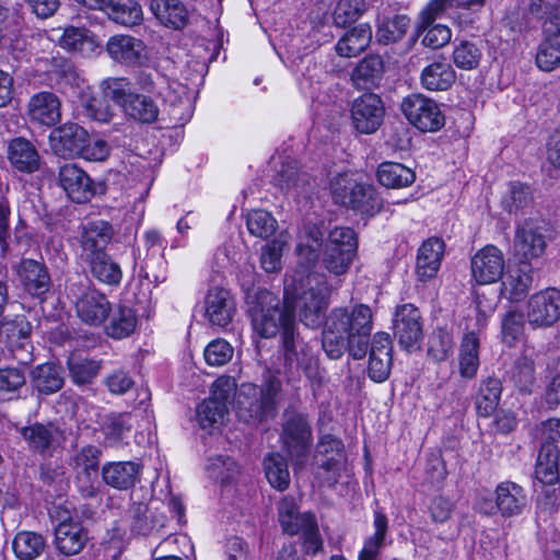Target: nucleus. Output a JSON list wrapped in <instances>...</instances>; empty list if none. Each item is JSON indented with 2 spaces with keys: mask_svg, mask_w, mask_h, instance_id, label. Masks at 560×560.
Segmentation results:
<instances>
[{
  "mask_svg": "<svg viewBox=\"0 0 560 560\" xmlns=\"http://www.w3.org/2000/svg\"><path fill=\"white\" fill-rule=\"evenodd\" d=\"M88 532L79 520L68 517L58 523L55 528L57 549L66 556L79 553L88 542Z\"/></svg>",
  "mask_w": 560,
  "mask_h": 560,
  "instance_id": "20",
  "label": "nucleus"
},
{
  "mask_svg": "<svg viewBox=\"0 0 560 560\" xmlns=\"http://www.w3.org/2000/svg\"><path fill=\"white\" fill-rule=\"evenodd\" d=\"M289 238L287 233H280L277 238L262 246L260 264L265 271L277 272L281 269V257Z\"/></svg>",
  "mask_w": 560,
  "mask_h": 560,
  "instance_id": "56",
  "label": "nucleus"
},
{
  "mask_svg": "<svg viewBox=\"0 0 560 560\" xmlns=\"http://www.w3.org/2000/svg\"><path fill=\"white\" fill-rule=\"evenodd\" d=\"M228 412L224 405L208 398L198 406L197 417L200 427L206 430L222 424Z\"/></svg>",
  "mask_w": 560,
  "mask_h": 560,
  "instance_id": "62",
  "label": "nucleus"
},
{
  "mask_svg": "<svg viewBox=\"0 0 560 560\" xmlns=\"http://www.w3.org/2000/svg\"><path fill=\"white\" fill-rule=\"evenodd\" d=\"M113 237V229L106 221H94L83 226L81 234L82 257L84 260L105 254Z\"/></svg>",
  "mask_w": 560,
  "mask_h": 560,
  "instance_id": "26",
  "label": "nucleus"
},
{
  "mask_svg": "<svg viewBox=\"0 0 560 560\" xmlns=\"http://www.w3.org/2000/svg\"><path fill=\"white\" fill-rule=\"evenodd\" d=\"M57 429L54 425L33 424L21 430L23 439L28 447L39 454H49L54 447L57 436Z\"/></svg>",
  "mask_w": 560,
  "mask_h": 560,
  "instance_id": "42",
  "label": "nucleus"
},
{
  "mask_svg": "<svg viewBox=\"0 0 560 560\" xmlns=\"http://www.w3.org/2000/svg\"><path fill=\"white\" fill-rule=\"evenodd\" d=\"M280 442L294 467L304 468L313 444L312 425L305 413L290 409L283 412Z\"/></svg>",
  "mask_w": 560,
  "mask_h": 560,
  "instance_id": "5",
  "label": "nucleus"
},
{
  "mask_svg": "<svg viewBox=\"0 0 560 560\" xmlns=\"http://www.w3.org/2000/svg\"><path fill=\"white\" fill-rule=\"evenodd\" d=\"M59 183L68 197L78 203L89 201L96 194L90 176L72 163H66L60 166Z\"/></svg>",
  "mask_w": 560,
  "mask_h": 560,
  "instance_id": "17",
  "label": "nucleus"
},
{
  "mask_svg": "<svg viewBox=\"0 0 560 560\" xmlns=\"http://www.w3.org/2000/svg\"><path fill=\"white\" fill-rule=\"evenodd\" d=\"M373 525L375 530L365 538L358 560H380L381 549L384 546L388 529L386 515L380 511H375Z\"/></svg>",
  "mask_w": 560,
  "mask_h": 560,
  "instance_id": "43",
  "label": "nucleus"
},
{
  "mask_svg": "<svg viewBox=\"0 0 560 560\" xmlns=\"http://www.w3.org/2000/svg\"><path fill=\"white\" fill-rule=\"evenodd\" d=\"M384 113L381 97L373 93L363 94L355 98L351 106L353 127L360 133H373L382 125Z\"/></svg>",
  "mask_w": 560,
  "mask_h": 560,
  "instance_id": "13",
  "label": "nucleus"
},
{
  "mask_svg": "<svg viewBox=\"0 0 560 560\" xmlns=\"http://www.w3.org/2000/svg\"><path fill=\"white\" fill-rule=\"evenodd\" d=\"M530 188L520 182H512L502 198L501 205L509 213H518L532 203Z\"/></svg>",
  "mask_w": 560,
  "mask_h": 560,
  "instance_id": "55",
  "label": "nucleus"
},
{
  "mask_svg": "<svg viewBox=\"0 0 560 560\" xmlns=\"http://www.w3.org/2000/svg\"><path fill=\"white\" fill-rule=\"evenodd\" d=\"M108 98L118 104L130 118L151 124L159 116V107L152 97L132 91L127 78H107L101 84Z\"/></svg>",
  "mask_w": 560,
  "mask_h": 560,
  "instance_id": "6",
  "label": "nucleus"
},
{
  "mask_svg": "<svg viewBox=\"0 0 560 560\" xmlns=\"http://www.w3.org/2000/svg\"><path fill=\"white\" fill-rule=\"evenodd\" d=\"M106 51L115 62L128 67L142 66L148 60L145 44L131 35L110 36L106 43Z\"/></svg>",
  "mask_w": 560,
  "mask_h": 560,
  "instance_id": "15",
  "label": "nucleus"
},
{
  "mask_svg": "<svg viewBox=\"0 0 560 560\" xmlns=\"http://www.w3.org/2000/svg\"><path fill=\"white\" fill-rule=\"evenodd\" d=\"M392 340L387 332L380 331L374 335L368 372L371 380L374 382H384L388 378L392 368Z\"/></svg>",
  "mask_w": 560,
  "mask_h": 560,
  "instance_id": "19",
  "label": "nucleus"
},
{
  "mask_svg": "<svg viewBox=\"0 0 560 560\" xmlns=\"http://www.w3.org/2000/svg\"><path fill=\"white\" fill-rule=\"evenodd\" d=\"M410 26V19L405 14L384 18L377 25L376 39L388 45L400 40Z\"/></svg>",
  "mask_w": 560,
  "mask_h": 560,
  "instance_id": "50",
  "label": "nucleus"
},
{
  "mask_svg": "<svg viewBox=\"0 0 560 560\" xmlns=\"http://www.w3.org/2000/svg\"><path fill=\"white\" fill-rule=\"evenodd\" d=\"M331 194L336 203L351 208L361 214L374 215L383 206L372 185L355 183L347 173L331 179Z\"/></svg>",
  "mask_w": 560,
  "mask_h": 560,
  "instance_id": "8",
  "label": "nucleus"
},
{
  "mask_svg": "<svg viewBox=\"0 0 560 560\" xmlns=\"http://www.w3.org/2000/svg\"><path fill=\"white\" fill-rule=\"evenodd\" d=\"M376 175L378 183L387 188L408 187L416 180L415 171L397 162L381 163Z\"/></svg>",
  "mask_w": 560,
  "mask_h": 560,
  "instance_id": "39",
  "label": "nucleus"
},
{
  "mask_svg": "<svg viewBox=\"0 0 560 560\" xmlns=\"http://www.w3.org/2000/svg\"><path fill=\"white\" fill-rule=\"evenodd\" d=\"M324 243L319 226L315 223H305L298 234L296 255L302 261L314 264Z\"/></svg>",
  "mask_w": 560,
  "mask_h": 560,
  "instance_id": "36",
  "label": "nucleus"
},
{
  "mask_svg": "<svg viewBox=\"0 0 560 560\" xmlns=\"http://www.w3.org/2000/svg\"><path fill=\"white\" fill-rule=\"evenodd\" d=\"M454 340L445 329H436L429 337L428 355L434 362L445 361L453 352Z\"/></svg>",
  "mask_w": 560,
  "mask_h": 560,
  "instance_id": "60",
  "label": "nucleus"
},
{
  "mask_svg": "<svg viewBox=\"0 0 560 560\" xmlns=\"http://www.w3.org/2000/svg\"><path fill=\"white\" fill-rule=\"evenodd\" d=\"M480 340L475 331L464 335L459 348V373L464 378L476 376L479 368Z\"/></svg>",
  "mask_w": 560,
  "mask_h": 560,
  "instance_id": "41",
  "label": "nucleus"
},
{
  "mask_svg": "<svg viewBox=\"0 0 560 560\" xmlns=\"http://www.w3.org/2000/svg\"><path fill=\"white\" fill-rule=\"evenodd\" d=\"M8 160L12 167L22 173H34L39 168L40 156L35 145L25 138L12 139L8 145Z\"/></svg>",
  "mask_w": 560,
  "mask_h": 560,
  "instance_id": "32",
  "label": "nucleus"
},
{
  "mask_svg": "<svg viewBox=\"0 0 560 560\" xmlns=\"http://www.w3.org/2000/svg\"><path fill=\"white\" fill-rule=\"evenodd\" d=\"M407 120L422 132H435L445 125L439 104L423 94H410L400 105Z\"/></svg>",
  "mask_w": 560,
  "mask_h": 560,
  "instance_id": "9",
  "label": "nucleus"
},
{
  "mask_svg": "<svg viewBox=\"0 0 560 560\" xmlns=\"http://www.w3.org/2000/svg\"><path fill=\"white\" fill-rule=\"evenodd\" d=\"M25 385V375L21 369H0V400L18 397L19 390Z\"/></svg>",
  "mask_w": 560,
  "mask_h": 560,
  "instance_id": "58",
  "label": "nucleus"
},
{
  "mask_svg": "<svg viewBox=\"0 0 560 560\" xmlns=\"http://www.w3.org/2000/svg\"><path fill=\"white\" fill-rule=\"evenodd\" d=\"M525 317L534 329L551 327L560 319V291L548 288L530 295Z\"/></svg>",
  "mask_w": 560,
  "mask_h": 560,
  "instance_id": "12",
  "label": "nucleus"
},
{
  "mask_svg": "<svg viewBox=\"0 0 560 560\" xmlns=\"http://www.w3.org/2000/svg\"><path fill=\"white\" fill-rule=\"evenodd\" d=\"M502 393V385L498 378L488 377L480 385L476 397V409L480 417H489L497 409Z\"/></svg>",
  "mask_w": 560,
  "mask_h": 560,
  "instance_id": "47",
  "label": "nucleus"
},
{
  "mask_svg": "<svg viewBox=\"0 0 560 560\" xmlns=\"http://www.w3.org/2000/svg\"><path fill=\"white\" fill-rule=\"evenodd\" d=\"M533 267L528 262L509 269L501 283L502 295L513 302L522 301L533 285Z\"/></svg>",
  "mask_w": 560,
  "mask_h": 560,
  "instance_id": "31",
  "label": "nucleus"
},
{
  "mask_svg": "<svg viewBox=\"0 0 560 560\" xmlns=\"http://www.w3.org/2000/svg\"><path fill=\"white\" fill-rule=\"evenodd\" d=\"M59 45L67 50L78 51L82 55L93 52L98 46L88 30L73 26L65 28L59 38Z\"/></svg>",
  "mask_w": 560,
  "mask_h": 560,
  "instance_id": "52",
  "label": "nucleus"
},
{
  "mask_svg": "<svg viewBox=\"0 0 560 560\" xmlns=\"http://www.w3.org/2000/svg\"><path fill=\"white\" fill-rule=\"evenodd\" d=\"M421 85L428 91H446L456 80L452 66L445 61H434L423 68Z\"/></svg>",
  "mask_w": 560,
  "mask_h": 560,
  "instance_id": "38",
  "label": "nucleus"
},
{
  "mask_svg": "<svg viewBox=\"0 0 560 560\" xmlns=\"http://www.w3.org/2000/svg\"><path fill=\"white\" fill-rule=\"evenodd\" d=\"M108 96H89L82 100L81 114L91 120L108 122L113 117L112 107L106 100Z\"/></svg>",
  "mask_w": 560,
  "mask_h": 560,
  "instance_id": "63",
  "label": "nucleus"
},
{
  "mask_svg": "<svg viewBox=\"0 0 560 560\" xmlns=\"http://www.w3.org/2000/svg\"><path fill=\"white\" fill-rule=\"evenodd\" d=\"M13 551L20 560H34L45 550V538L35 532H20L13 539Z\"/></svg>",
  "mask_w": 560,
  "mask_h": 560,
  "instance_id": "45",
  "label": "nucleus"
},
{
  "mask_svg": "<svg viewBox=\"0 0 560 560\" xmlns=\"http://www.w3.org/2000/svg\"><path fill=\"white\" fill-rule=\"evenodd\" d=\"M92 276L107 285H118L122 279V270L107 253L85 260Z\"/></svg>",
  "mask_w": 560,
  "mask_h": 560,
  "instance_id": "44",
  "label": "nucleus"
},
{
  "mask_svg": "<svg viewBox=\"0 0 560 560\" xmlns=\"http://www.w3.org/2000/svg\"><path fill=\"white\" fill-rule=\"evenodd\" d=\"M247 229L256 237L267 238L272 235L278 226L272 214L265 210H253L247 214Z\"/></svg>",
  "mask_w": 560,
  "mask_h": 560,
  "instance_id": "59",
  "label": "nucleus"
},
{
  "mask_svg": "<svg viewBox=\"0 0 560 560\" xmlns=\"http://www.w3.org/2000/svg\"><path fill=\"white\" fill-rule=\"evenodd\" d=\"M499 513L503 517L517 516L527 506V494L525 489L513 481H502L494 490Z\"/></svg>",
  "mask_w": 560,
  "mask_h": 560,
  "instance_id": "29",
  "label": "nucleus"
},
{
  "mask_svg": "<svg viewBox=\"0 0 560 560\" xmlns=\"http://www.w3.org/2000/svg\"><path fill=\"white\" fill-rule=\"evenodd\" d=\"M18 273L24 289L33 296L42 298L50 287L51 280L44 262L35 259H23Z\"/></svg>",
  "mask_w": 560,
  "mask_h": 560,
  "instance_id": "25",
  "label": "nucleus"
},
{
  "mask_svg": "<svg viewBox=\"0 0 560 560\" xmlns=\"http://www.w3.org/2000/svg\"><path fill=\"white\" fill-rule=\"evenodd\" d=\"M149 10L164 27L180 31L189 22V10L182 0H150Z\"/></svg>",
  "mask_w": 560,
  "mask_h": 560,
  "instance_id": "22",
  "label": "nucleus"
},
{
  "mask_svg": "<svg viewBox=\"0 0 560 560\" xmlns=\"http://www.w3.org/2000/svg\"><path fill=\"white\" fill-rule=\"evenodd\" d=\"M206 316L212 325L225 327L236 312L235 301L223 288H211L205 300Z\"/></svg>",
  "mask_w": 560,
  "mask_h": 560,
  "instance_id": "23",
  "label": "nucleus"
},
{
  "mask_svg": "<svg viewBox=\"0 0 560 560\" xmlns=\"http://www.w3.org/2000/svg\"><path fill=\"white\" fill-rule=\"evenodd\" d=\"M444 255V242L438 237L428 238L418 249L416 272L421 281L434 278Z\"/></svg>",
  "mask_w": 560,
  "mask_h": 560,
  "instance_id": "30",
  "label": "nucleus"
},
{
  "mask_svg": "<svg viewBox=\"0 0 560 560\" xmlns=\"http://www.w3.org/2000/svg\"><path fill=\"white\" fill-rule=\"evenodd\" d=\"M503 253L493 245L479 249L471 258V275L480 284H489L501 279L504 270Z\"/></svg>",
  "mask_w": 560,
  "mask_h": 560,
  "instance_id": "14",
  "label": "nucleus"
},
{
  "mask_svg": "<svg viewBox=\"0 0 560 560\" xmlns=\"http://www.w3.org/2000/svg\"><path fill=\"white\" fill-rule=\"evenodd\" d=\"M546 237L541 226L532 221H525L518 225L514 235V255L527 262L530 259L540 257L546 249Z\"/></svg>",
  "mask_w": 560,
  "mask_h": 560,
  "instance_id": "16",
  "label": "nucleus"
},
{
  "mask_svg": "<svg viewBox=\"0 0 560 560\" xmlns=\"http://www.w3.org/2000/svg\"><path fill=\"white\" fill-rule=\"evenodd\" d=\"M316 457L320 468L331 472L330 479L336 482V474L339 472L346 464L345 445L340 439L331 434L320 436L316 445Z\"/></svg>",
  "mask_w": 560,
  "mask_h": 560,
  "instance_id": "27",
  "label": "nucleus"
},
{
  "mask_svg": "<svg viewBox=\"0 0 560 560\" xmlns=\"http://www.w3.org/2000/svg\"><path fill=\"white\" fill-rule=\"evenodd\" d=\"M291 340V349L283 348L285 362L291 368L293 365L298 369L301 368L307 376H311L312 369L316 363L312 347L303 342L299 337H295V330L292 331Z\"/></svg>",
  "mask_w": 560,
  "mask_h": 560,
  "instance_id": "51",
  "label": "nucleus"
},
{
  "mask_svg": "<svg viewBox=\"0 0 560 560\" xmlns=\"http://www.w3.org/2000/svg\"><path fill=\"white\" fill-rule=\"evenodd\" d=\"M510 378L522 393H532L536 382L535 364L532 355L523 353L510 370Z\"/></svg>",
  "mask_w": 560,
  "mask_h": 560,
  "instance_id": "46",
  "label": "nucleus"
},
{
  "mask_svg": "<svg viewBox=\"0 0 560 560\" xmlns=\"http://www.w3.org/2000/svg\"><path fill=\"white\" fill-rule=\"evenodd\" d=\"M290 306L289 290L285 288L284 305L269 291L257 293L248 313L254 331L262 338H272L282 331L283 348L291 349L292 331L295 330L294 314Z\"/></svg>",
  "mask_w": 560,
  "mask_h": 560,
  "instance_id": "2",
  "label": "nucleus"
},
{
  "mask_svg": "<svg viewBox=\"0 0 560 560\" xmlns=\"http://www.w3.org/2000/svg\"><path fill=\"white\" fill-rule=\"evenodd\" d=\"M358 253V236L351 228L336 226L329 231L320 254V264L339 278L348 272Z\"/></svg>",
  "mask_w": 560,
  "mask_h": 560,
  "instance_id": "7",
  "label": "nucleus"
},
{
  "mask_svg": "<svg viewBox=\"0 0 560 560\" xmlns=\"http://www.w3.org/2000/svg\"><path fill=\"white\" fill-rule=\"evenodd\" d=\"M69 293L74 299L78 317L90 326H100L107 319L112 305L105 294L82 283H72Z\"/></svg>",
  "mask_w": 560,
  "mask_h": 560,
  "instance_id": "10",
  "label": "nucleus"
},
{
  "mask_svg": "<svg viewBox=\"0 0 560 560\" xmlns=\"http://www.w3.org/2000/svg\"><path fill=\"white\" fill-rule=\"evenodd\" d=\"M394 336L406 351L419 349L423 339V319L419 308L405 303L398 305L394 315Z\"/></svg>",
  "mask_w": 560,
  "mask_h": 560,
  "instance_id": "11",
  "label": "nucleus"
},
{
  "mask_svg": "<svg viewBox=\"0 0 560 560\" xmlns=\"http://www.w3.org/2000/svg\"><path fill=\"white\" fill-rule=\"evenodd\" d=\"M372 40V28L361 23L347 31L336 44V52L340 57L352 58L363 52Z\"/></svg>",
  "mask_w": 560,
  "mask_h": 560,
  "instance_id": "33",
  "label": "nucleus"
},
{
  "mask_svg": "<svg viewBox=\"0 0 560 560\" xmlns=\"http://www.w3.org/2000/svg\"><path fill=\"white\" fill-rule=\"evenodd\" d=\"M536 63L542 71H552L560 66V33H545L537 49Z\"/></svg>",
  "mask_w": 560,
  "mask_h": 560,
  "instance_id": "49",
  "label": "nucleus"
},
{
  "mask_svg": "<svg viewBox=\"0 0 560 560\" xmlns=\"http://www.w3.org/2000/svg\"><path fill=\"white\" fill-rule=\"evenodd\" d=\"M32 384L42 395H51L63 386V371L60 365L54 363L39 364L32 370Z\"/></svg>",
  "mask_w": 560,
  "mask_h": 560,
  "instance_id": "37",
  "label": "nucleus"
},
{
  "mask_svg": "<svg viewBox=\"0 0 560 560\" xmlns=\"http://www.w3.org/2000/svg\"><path fill=\"white\" fill-rule=\"evenodd\" d=\"M162 97L168 107L167 114L174 127L184 126L190 120L194 103L184 84L177 81L168 82Z\"/></svg>",
  "mask_w": 560,
  "mask_h": 560,
  "instance_id": "18",
  "label": "nucleus"
},
{
  "mask_svg": "<svg viewBox=\"0 0 560 560\" xmlns=\"http://www.w3.org/2000/svg\"><path fill=\"white\" fill-rule=\"evenodd\" d=\"M102 451L94 445H86L81 447L71 457L70 465L74 472H98L100 460Z\"/></svg>",
  "mask_w": 560,
  "mask_h": 560,
  "instance_id": "61",
  "label": "nucleus"
},
{
  "mask_svg": "<svg viewBox=\"0 0 560 560\" xmlns=\"http://www.w3.org/2000/svg\"><path fill=\"white\" fill-rule=\"evenodd\" d=\"M282 390L281 380L269 373L262 384L243 383L236 397V415L240 420L260 424L276 417Z\"/></svg>",
  "mask_w": 560,
  "mask_h": 560,
  "instance_id": "3",
  "label": "nucleus"
},
{
  "mask_svg": "<svg viewBox=\"0 0 560 560\" xmlns=\"http://www.w3.org/2000/svg\"><path fill=\"white\" fill-rule=\"evenodd\" d=\"M339 287V279L331 281L322 275L308 277L307 288L298 296L290 298L289 310H296L301 323L306 327L317 328L326 316L332 292Z\"/></svg>",
  "mask_w": 560,
  "mask_h": 560,
  "instance_id": "4",
  "label": "nucleus"
},
{
  "mask_svg": "<svg viewBox=\"0 0 560 560\" xmlns=\"http://www.w3.org/2000/svg\"><path fill=\"white\" fill-rule=\"evenodd\" d=\"M86 131L77 124H65L51 131L49 136L54 152L61 156L79 155Z\"/></svg>",
  "mask_w": 560,
  "mask_h": 560,
  "instance_id": "28",
  "label": "nucleus"
},
{
  "mask_svg": "<svg viewBox=\"0 0 560 560\" xmlns=\"http://www.w3.org/2000/svg\"><path fill=\"white\" fill-rule=\"evenodd\" d=\"M30 119L43 126L51 127L60 121L61 102L52 92H38L27 103Z\"/></svg>",
  "mask_w": 560,
  "mask_h": 560,
  "instance_id": "21",
  "label": "nucleus"
},
{
  "mask_svg": "<svg viewBox=\"0 0 560 560\" xmlns=\"http://www.w3.org/2000/svg\"><path fill=\"white\" fill-rule=\"evenodd\" d=\"M530 10L547 16L545 33L560 34V0H533Z\"/></svg>",
  "mask_w": 560,
  "mask_h": 560,
  "instance_id": "64",
  "label": "nucleus"
},
{
  "mask_svg": "<svg viewBox=\"0 0 560 560\" xmlns=\"http://www.w3.org/2000/svg\"><path fill=\"white\" fill-rule=\"evenodd\" d=\"M383 73V59L377 55H369L353 68L351 81L358 89L368 90L380 84Z\"/></svg>",
  "mask_w": 560,
  "mask_h": 560,
  "instance_id": "34",
  "label": "nucleus"
},
{
  "mask_svg": "<svg viewBox=\"0 0 560 560\" xmlns=\"http://www.w3.org/2000/svg\"><path fill=\"white\" fill-rule=\"evenodd\" d=\"M100 363L97 361L82 358L79 355H71L68 359V370L72 381L78 384H88L100 372Z\"/></svg>",
  "mask_w": 560,
  "mask_h": 560,
  "instance_id": "57",
  "label": "nucleus"
},
{
  "mask_svg": "<svg viewBox=\"0 0 560 560\" xmlns=\"http://www.w3.org/2000/svg\"><path fill=\"white\" fill-rule=\"evenodd\" d=\"M291 523L296 528V532L288 534H300L302 536L303 548L306 553L315 555L323 549V539L318 530L317 521L312 513L298 512L293 515Z\"/></svg>",
  "mask_w": 560,
  "mask_h": 560,
  "instance_id": "35",
  "label": "nucleus"
},
{
  "mask_svg": "<svg viewBox=\"0 0 560 560\" xmlns=\"http://www.w3.org/2000/svg\"><path fill=\"white\" fill-rule=\"evenodd\" d=\"M106 334L114 339H122L130 336L137 326V316L132 308L117 305L109 312Z\"/></svg>",
  "mask_w": 560,
  "mask_h": 560,
  "instance_id": "40",
  "label": "nucleus"
},
{
  "mask_svg": "<svg viewBox=\"0 0 560 560\" xmlns=\"http://www.w3.org/2000/svg\"><path fill=\"white\" fill-rule=\"evenodd\" d=\"M101 472L103 481L110 488L128 490L140 480L141 466L132 460L107 462Z\"/></svg>",
  "mask_w": 560,
  "mask_h": 560,
  "instance_id": "24",
  "label": "nucleus"
},
{
  "mask_svg": "<svg viewBox=\"0 0 560 560\" xmlns=\"http://www.w3.org/2000/svg\"><path fill=\"white\" fill-rule=\"evenodd\" d=\"M482 59V49L472 40H455L452 52L454 65L462 70L477 69Z\"/></svg>",
  "mask_w": 560,
  "mask_h": 560,
  "instance_id": "48",
  "label": "nucleus"
},
{
  "mask_svg": "<svg viewBox=\"0 0 560 560\" xmlns=\"http://www.w3.org/2000/svg\"><path fill=\"white\" fill-rule=\"evenodd\" d=\"M373 329L370 306L359 303L334 307L326 317L322 332V347L331 360L340 359L346 351L354 360L365 357Z\"/></svg>",
  "mask_w": 560,
  "mask_h": 560,
  "instance_id": "1",
  "label": "nucleus"
},
{
  "mask_svg": "<svg viewBox=\"0 0 560 560\" xmlns=\"http://www.w3.org/2000/svg\"><path fill=\"white\" fill-rule=\"evenodd\" d=\"M265 474L269 483L278 489L284 490L290 483V474L284 457L279 453L269 454L264 460Z\"/></svg>",
  "mask_w": 560,
  "mask_h": 560,
  "instance_id": "54",
  "label": "nucleus"
},
{
  "mask_svg": "<svg viewBox=\"0 0 560 560\" xmlns=\"http://www.w3.org/2000/svg\"><path fill=\"white\" fill-rule=\"evenodd\" d=\"M109 18L124 26H135L142 22L143 12L141 5L132 0L125 2H114L107 8Z\"/></svg>",
  "mask_w": 560,
  "mask_h": 560,
  "instance_id": "53",
  "label": "nucleus"
}]
</instances>
